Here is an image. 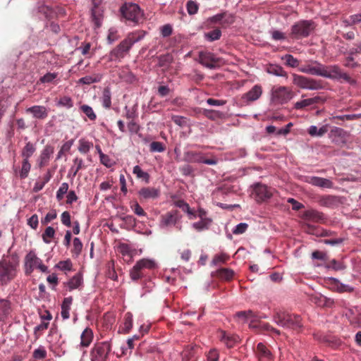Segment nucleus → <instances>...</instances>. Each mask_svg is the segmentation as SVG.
Masks as SVG:
<instances>
[{"label":"nucleus","instance_id":"nucleus-32","mask_svg":"<svg viewBox=\"0 0 361 361\" xmlns=\"http://www.w3.org/2000/svg\"><path fill=\"white\" fill-rule=\"evenodd\" d=\"M212 219L211 218L200 219L192 224V227L197 232L208 230L211 226Z\"/></svg>","mask_w":361,"mask_h":361},{"label":"nucleus","instance_id":"nucleus-34","mask_svg":"<svg viewBox=\"0 0 361 361\" xmlns=\"http://www.w3.org/2000/svg\"><path fill=\"white\" fill-rule=\"evenodd\" d=\"M267 72L269 74L279 76V77H283L287 78V73L284 69L279 65L276 64H271L268 66L267 69Z\"/></svg>","mask_w":361,"mask_h":361},{"label":"nucleus","instance_id":"nucleus-12","mask_svg":"<svg viewBox=\"0 0 361 361\" xmlns=\"http://www.w3.org/2000/svg\"><path fill=\"white\" fill-rule=\"evenodd\" d=\"M217 337L220 342L227 348H232L240 342V338L238 335L222 329L218 330Z\"/></svg>","mask_w":361,"mask_h":361},{"label":"nucleus","instance_id":"nucleus-14","mask_svg":"<svg viewBox=\"0 0 361 361\" xmlns=\"http://www.w3.org/2000/svg\"><path fill=\"white\" fill-rule=\"evenodd\" d=\"M318 202L319 205L331 209L336 208L343 203L341 197L331 195L321 196Z\"/></svg>","mask_w":361,"mask_h":361},{"label":"nucleus","instance_id":"nucleus-44","mask_svg":"<svg viewBox=\"0 0 361 361\" xmlns=\"http://www.w3.org/2000/svg\"><path fill=\"white\" fill-rule=\"evenodd\" d=\"M127 128L129 133L131 135H137L140 137H142V135L139 133L140 129L142 128L141 126L136 122L135 120H131L127 123Z\"/></svg>","mask_w":361,"mask_h":361},{"label":"nucleus","instance_id":"nucleus-39","mask_svg":"<svg viewBox=\"0 0 361 361\" xmlns=\"http://www.w3.org/2000/svg\"><path fill=\"white\" fill-rule=\"evenodd\" d=\"M36 150L35 145L31 142H27L21 151V157L23 159L29 160Z\"/></svg>","mask_w":361,"mask_h":361},{"label":"nucleus","instance_id":"nucleus-45","mask_svg":"<svg viewBox=\"0 0 361 361\" xmlns=\"http://www.w3.org/2000/svg\"><path fill=\"white\" fill-rule=\"evenodd\" d=\"M55 268L63 271H71L73 269V263L70 259L59 261L55 265Z\"/></svg>","mask_w":361,"mask_h":361},{"label":"nucleus","instance_id":"nucleus-48","mask_svg":"<svg viewBox=\"0 0 361 361\" xmlns=\"http://www.w3.org/2000/svg\"><path fill=\"white\" fill-rule=\"evenodd\" d=\"M133 173L136 175L137 178L143 179L146 183L149 182V175L147 172L142 170L140 166L136 165L133 167Z\"/></svg>","mask_w":361,"mask_h":361},{"label":"nucleus","instance_id":"nucleus-43","mask_svg":"<svg viewBox=\"0 0 361 361\" xmlns=\"http://www.w3.org/2000/svg\"><path fill=\"white\" fill-rule=\"evenodd\" d=\"M214 61H215L213 59H211L207 55L200 54V56L199 63L209 69L213 70L216 68V66L214 63Z\"/></svg>","mask_w":361,"mask_h":361},{"label":"nucleus","instance_id":"nucleus-59","mask_svg":"<svg viewBox=\"0 0 361 361\" xmlns=\"http://www.w3.org/2000/svg\"><path fill=\"white\" fill-rule=\"evenodd\" d=\"M165 149L164 145L161 142L154 141L149 145V151L151 152H163Z\"/></svg>","mask_w":361,"mask_h":361},{"label":"nucleus","instance_id":"nucleus-3","mask_svg":"<svg viewBox=\"0 0 361 361\" xmlns=\"http://www.w3.org/2000/svg\"><path fill=\"white\" fill-rule=\"evenodd\" d=\"M274 322L286 329L299 331L303 326L301 317L298 314H292L286 312L279 311L274 315Z\"/></svg>","mask_w":361,"mask_h":361},{"label":"nucleus","instance_id":"nucleus-18","mask_svg":"<svg viewBox=\"0 0 361 361\" xmlns=\"http://www.w3.org/2000/svg\"><path fill=\"white\" fill-rule=\"evenodd\" d=\"M255 353L259 360L271 361L274 359L272 353L263 343L257 344Z\"/></svg>","mask_w":361,"mask_h":361},{"label":"nucleus","instance_id":"nucleus-49","mask_svg":"<svg viewBox=\"0 0 361 361\" xmlns=\"http://www.w3.org/2000/svg\"><path fill=\"white\" fill-rule=\"evenodd\" d=\"M125 110V117L127 119L134 120L137 117V104L133 105V106L130 109L128 106L124 107Z\"/></svg>","mask_w":361,"mask_h":361},{"label":"nucleus","instance_id":"nucleus-46","mask_svg":"<svg viewBox=\"0 0 361 361\" xmlns=\"http://www.w3.org/2000/svg\"><path fill=\"white\" fill-rule=\"evenodd\" d=\"M331 281H334L336 284V290L339 293H351L353 291V288L348 284L340 283L339 281L336 278H331Z\"/></svg>","mask_w":361,"mask_h":361},{"label":"nucleus","instance_id":"nucleus-56","mask_svg":"<svg viewBox=\"0 0 361 361\" xmlns=\"http://www.w3.org/2000/svg\"><path fill=\"white\" fill-rule=\"evenodd\" d=\"M218 275L225 280H230L234 275V271L231 269L222 268L218 270Z\"/></svg>","mask_w":361,"mask_h":361},{"label":"nucleus","instance_id":"nucleus-19","mask_svg":"<svg viewBox=\"0 0 361 361\" xmlns=\"http://www.w3.org/2000/svg\"><path fill=\"white\" fill-rule=\"evenodd\" d=\"M262 94V88L259 85H254L247 92L242 96V99L246 103L257 100Z\"/></svg>","mask_w":361,"mask_h":361},{"label":"nucleus","instance_id":"nucleus-55","mask_svg":"<svg viewBox=\"0 0 361 361\" xmlns=\"http://www.w3.org/2000/svg\"><path fill=\"white\" fill-rule=\"evenodd\" d=\"M143 272L136 264H135L130 271V276L133 281H137L142 278Z\"/></svg>","mask_w":361,"mask_h":361},{"label":"nucleus","instance_id":"nucleus-53","mask_svg":"<svg viewBox=\"0 0 361 361\" xmlns=\"http://www.w3.org/2000/svg\"><path fill=\"white\" fill-rule=\"evenodd\" d=\"M282 59L286 60V65L291 68H296L300 63L299 60L291 54H286L282 57Z\"/></svg>","mask_w":361,"mask_h":361},{"label":"nucleus","instance_id":"nucleus-15","mask_svg":"<svg viewBox=\"0 0 361 361\" xmlns=\"http://www.w3.org/2000/svg\"><path fill=\"white\" fill-rule=\"evenodd\" d=\"M305 181L312 185L321 188H332L334 187V183L330 179L318 176H306Z\"/></svg>","mask_w":361,"mask_h":361},{"label":"nucleus","instance_id":"nucleus-23","mask_svg":"<svg viewBox=\"0 0 361 361\" xmlns=\"http://www.w3.org/2000/svg\"><path fill=\"white\" fill-rule=\"evenodd\" d=\"M25 111L37 119H44L48 116V110L44 106L35 105L26 109Z\"/></svg>","mask_w":361,"mask_h":361},{"label":"nucleus","instance_id":"nucleus-47","mask_svg":"<svg viewBox=\"0 0 361 361\" xmlns=\"http://www.w3.org/2000/svg\"><path fill=\"white\" fill-rule=\"evenodd\" d=\"M119 39V35L118 33L117 28L114 27H111L108 30L107 35V43L109 44H112L114 42H116Z\"/></svg>","mask_w":361,"mask_h":361},{"label":"nucleus","instance_id":"nucleus-6","mask_svg":"<svg viewBox=\"0 0 361 361\" xmlns=\"http://www.w3.org/2000/svg\"><path fill=\"white\" fill-rule=\"evenodd\" d=\"M314 29V22L312 20H300L291 27V36L295 39L307 37Z\"/></svg>","mask_w":361,"mask_h":361},{"label":"nucleus","instance_id":"nucleus-16","mask_svg":"<svg viewBox=\"0 0 361 361\" xmlns=\"http://www.w3.org/2000/svg\"><path fill=\"white\" fill-rule=\"evenodd\" d=\"M141 200H156L159 197L161 192L159 188L153 187H143L137 192Z\"/></svg>","mask_w":361,"mask_h":361},{"label":"nucleus","instance_id":"nucleus-1","mask_svg":"<svg viewBox=\"0 0 361 361\" xmlns=\"http://www.w3.org/2000/svg\"><path fill=\"white\" fill-rule=\"evenodd\" d=\"M18 266L16 255L4 257L0 260V286H7L16 277Z\"/></svg>","mask_w":361,"mask_h":361},{"label":"nucleus","instance_id":"nucleus-50","mask_svg":"<svg viewBox=\"0 0 361 361\" xmlns=\"http://www.w3.org/2000/svg\"><path fill=\"white\" fill-rule=\"evenodd\" d=\"M82 243L79 238H75L73 240V249L72 253L73 255L75 257H78L82 251Z\"/></svg>","mask_w":361,"mask_h":361},{"label":"nucleus","instance_id":"nucleus-60","mask_svg":"<svg viewBox=\"0 0 361 361\" xmlns=\"http://www.w3.org/2000/svg\"><path fill=\"white\" fill-rule=\"evenodd\" d=\"M55 230L52 226H48L42 234V239L45 243H49L51 240L48 238H54Z\"/></svg>","mask_w":361,"mask_h":361},{"label":"nucleus","instance_id":"nucleus-26","mask_svg":"<svg viewBox=\"0 0 361 361\" xmlns=\"http://www.w3.org/2000/svg\"><path fill=\"white\" fill-rule=\"evenodd\" d=\"M11 312V303L8 300L0 298V322L5 321Z\"/></svg>","mask_w":361,"mask_h":361},{"label":"nucleus","instance_id":"nucleus-42","mask_svg":"<svg viewBox=\"0 0 361 361\" xmlns=\"http://www.w3.org/2000/svg\"><path fill=\"white\" fill-rule=\"evenodd\" d=\"M221 37V31L219 28H216L210 32L204 34V38L206 41L212 42L219 39Z\"/></svg>","mask_w":361,"mask_h":361},{"label":"nucleus","instance_id":"nucleus-13","mask_svg":"<svg viewBox=\"0 0 361 361\" xmlns=\"http://www.w3.org/2000/svg\"><path fill=\"white\" fill-rule=\"evenodd\" d=\"M208 20L212 23H219L222 26H228L235 21V16L227 11L217 13L209 18Z\"/></svg>","mask_w":361,"mask_h":361},{"label":"nucleus","instance_id":"nucleus-10","mask_svg":"<svg viewBox=\"0 0 361 361\" xmlns=\"http://www.w3.org/2000/svg\"><path fill=\"white\" fill-rule=\"evenodd\" d=\"M131 47L124 39L109 54V61H121L130 51Z\"/></svg>","mask_w":361,"mask_h":361},{"label":"nucleus","instance_id":"nucleus-61","mask_svg":"<svg viewBox=\"0 0 361 361\" xmlns=\"http://www.w3.org/2000/svg\"><path fill=\"white\" fill-rule=\"evenodd\" d=\"M357 308L358 307H355L353 308L348 309L345 312V317L350 324L353 325H355V318L357 317Z\"/></svg>","mask_w":361,"mask_h":361},{"label":"nucleus","instance_id":"nucleus-62","mask_svg":"<svg viewBox=\"0 0 361 361\" xmlns=\"http://www.w3.org/2000/svg\"><path fill=\"white\" fill-rule=\"evenodd\" d=\"M235 317L239 319H241L244 322H245L248 318H252L255 319L256 317L254 312L251 310L238 312L235 314Z\"/></svg>","mask_w":361,"mask_h":361},{"label":"nucleus","instance_id":"nucleus-2","mask_svg":"<svg viewBox=\"0 0 361 361\" xmlns=\"http://www.w3.org/2000/svg\"><path fill=\"white\" fill-rule=\"evenodd\" d=\"M118 12L121 21L128 23L133 26L138 25L144 16L143 11L140 6L133 2H124L121 6Z\"/></svg>","mask_w":361,"mask_h":361},{"label":"nucleus","instance_id":"nucleus-51","mask_svg":"<svg viewBox=\"0 0 361 361\" xmlns=\"http://www.w3.org/2000/svg\"><path fill=\"white\" fill-rule=\"evenodd\" d=\"M80 109L90 121H94L97 118V115L90 106L83 104L80 106Z\"/></svg>","mask_w":361,"mask_h":361},{"label":"nucleus","instance_id":"nucleus-4","mask_svg":"<svg viewBox=\"0 0 361 361\" xmlns=\"http://www.w3.org/2000/svg\"><path fill=\"white\" fill-rule=\"evenodd\" d=\"M293 84L306 90H321L324 89L323 82L305 75L293 74Z\"/></svg>","mask_w":361,"mask_h":361},{"label":"nucleus","instance_id":"nucleus-17","mask_svg":"<svg viewBox=\"0 0 361 361\" xmlns=\"http://www.w3.org/2000/svg\"><path fill=\"white\" fill-rule=\"evenodd\" d=\"M178 219V211L168 212L161 216L159 226L161 228H166L169 226H176Z\"/></svg>","mask_w":361,"mask_h":361},{"label":"nucleus","instance_id":"nucleus-38","mask_svg":"<svg viewBox=\"0 0 361 361\" xmlns=\"http://www.w3.org/2000/svg\"><path fill=\"white\" fill-rule=\"evenodd\" d=\"M135 264L142 271L145 269H154L157 267V264L154 259L143 258L138 260Z\"/></svg>","mask_w":361,"mask_h":361},{"label":"nucleus","instance_id":"nucleus-52","mask_svg":"<svg viewBox=\"0 0 361 361\" xmlns=\"http://www.w3.org/2000/svg\"><path fill=\"white\" fill-rule=\"evenodd\" d=\"M346 131L341 128L334 126L330 130L329 135L332 138L338 137L343 138L345 136Z\"/></svg>","mask_w":361,"mask_h":361},{"label":"nucleus","instance_id":"nucleus-37","mask_svg":"<svg viewBox=\"0 0 361 361\" xmlns=\"http://www.w3.org/2000/svg\"><path fill=\"white\" fill-rule=\"evenodd\" d=\"M117 251L121 254L123 257H127L131 259L134 250L130 245L124 243H120L117 245Z\"/></svg>","mask_w":361,"mask_h":361},{"label":"nucleus","instance_id":"nucleus-64","mask_svg":"<svg viewBox=\"0 0 361 361\" xmlns=\"http://www.w3.org/2000/svg\"><path fill=\"white\" fill-rule=\"evenodd\" d=\"M179 170L181 172L182 175L184 176L188 177L194 176V169L192 166L188 164V163L180 166Z\"/></svg>","mask_w":361,"mask_h":361},{"label":"nucleus","instance_id":"nucleus-27","mask_svg":"<svg viewBox=\"0 0 361 361\" xmlns=\"http://www.w3.org/2000/svg\"><path fill=\"white\" fill-rule=\"evenodd\" d=\"M320 99V97L317 96L312 98L302 99L294 103L293 109L295 110H302L307 106H310L313 104L318 103Z\"/></svg>","mask_w":361,"mask_h":361},{"label":"nucleus","instance_id":"nucleus-28","mask_svg":"<svg viewBox=\"0 0 361 361\" xmlns=\"http://www.w3.org/2000/svg\"><path fill=\"white\" fill-rule=\"evenodd\" d=\"M31 169V164L29 160L23 159L21 168H14V172L19 176L20 179H25L27 178Z\"/></svg>","mask_w":361,"mask_h":361},{"label":"nucleus","instance_id":"nucleus-57","mask_svg":"<svg viewBox=\"0 0 361 361\" xmlns=\"http://www.w3.org/2000/svg\"><path fill=\"white\" fill-rule=\"evenodd\" d=\"M47 353L45 348L40 345L33 351L32 357L37 360H42L47 357Z\"/></svg>","mask_w":361,"mask_h":361},{"label":"nucleus","instance_id":"nucleus-22","mask_svg":"<svg viewBox=\"0 0 361 361\" xmlns=\"http://www.w3.org/2000/svg\"><path fill=\"white\" fill-rule=\"evenodd\" d=\"M302 219L312 222H323L326 219L324 214L315 209H308L303 212Z\"/></svg>","mask_w":361,"mask_h":361},{"label":"nucleus","instance_id":"nucleus-8","mask_svg":"<svg viewBox=\"0 0 361 361\" xmlns=\"http://www.w3.org/2000/svg\"><path fill=\"white\" fill-rule=\"evenodd\" d=\"M111 345L109 341H102L94 345L90 350L91 361H107Z\"/></svg>","mask_w":361,"mask_h":361},{"label":"nucleus","instance_id":"nucleus-7","mask_svg":"<svg viewBox=\"0 0 361 361\" xmlns=\"http://www.w3.org/2000/svg\"><path fill=\"white\" fill-rule=\"evenodd\" d=\"M35 269H39L43 273H47L48 267L43 264L41 259L37 257L33 250L30 251L25 257V273L30 275Z\"/></svg>","mask_w":361,"mask_h":361},{"label":"nucleus","instance_id":"nucleus-54","mask_svg":"<svg viewBox=\"0 0 361 361\" xmlns=\"http://www.w3.org/2000/svg\"><path fill=\"white\" fill-rule=\"evenodd\" d=\"M123 331L128 333L133 327V314L131 312L126 313L124 316Z\"/></svg>","mask_w":361,"mask_h":361},{"label":"nucleus","instance_id":"nucleus-58","mask_svg":"<svg viewBox=\"0 0 361 361\" xmlns=\"http://www.w3.org/2000/svg\"><path fill=\"white\" fill-rule=\"evenodd\" d=\"M318 299L321 300V302H319V306L332 307L335 304L334 299L327 298L322 295H319Z\"/></svg>","mask_w":361,"mask_h":361},{"label":"nucleus","instance_id":"nucleus-29","mask_svg":"<svg viewBox=\"0 0 361 361\" xmlns=\"http://www.w3.org/2000/svg\"><path fill=\"white\" fill-rule=\"evenodd\" d=\"M93 339V331L90 328H85L80 335V346L87 348L91 344Z\"/></svg>","mask_w":361,"mask_h":361},{"label":"nucleus","instance_id":"nucleus-63","mask_svg":"<svg viewBox=\"0 0 361 361\" xmlns=\"http://www.w3.org/2000/svg\"><path fill=\"white\" fill-rule=\"evenodd\" d=\"M207 361H219V350L217 348H211L206 355Z\"/></svg>","mask_w":361,"mask_h":361},{"label":"nucleus","instance_id":"nucleus-24","mask_svg":"<svg viewBox=\"0 0 361 361\" xmlns=\"http://www.w3.org/2000/svg\"><path fill=\"white\" fill-rule=\"evenodd\" d=\"M66 286L69 291H72L75 289L80 288L83 286V276L81 272H78L75 274L71 279H70L66 283Z\"/></svg>","mask_w":361,"mask_h":361},{"label":"nucleus","instance_id":"nucleus-35","mask_svg":"<svg viewBox=\"0 0 361 361\" xmlns=\"http://www.w3.org/2000/svg\"><path fill=\"white\" fill-rule=\"evenodd\" d=\"M312 63L314 64L312 75L321 76L326 78V66L317 61H312Z\"/></svg>","mask_w":361,"mask_h":361},{"label":"nucleus","instance_id":"nucleus-11","mask_svg":"<svg viewBox=\"0 0 361 361\" xmlns=\"http://www.w3.org/2000/svg\"><path fill=\"white\" fill-rule=\"evenodd\" d=\"M253 198L258 202H264L272 195V192L267 185L261 183H256L254 185L253 190L252 192Z\"/></svg>","mask_w":361,"mask_h":361},{"label":"nucleus","instance_id":"nucleus-21","mask_svg":"<svg viewBox=\"0 0 361 361\" xmlns=\"http://www.w3.org/2000/svg\"><path fill=\"white\" fill-rule=\"evenodd\" d=\"M203 153L201 152H195L188 149H185L183 153V158L181 161L186 163H195L202 164Z\"/></svg>","mask_w":361,"mask_h":361},{"label":"nucleus","instance_id":"nucleus-9","mask_svg":"<svg viewBox=\"0 0 361 361\" xmlns=\"http://www.w3.org/2000/svg\"><path fill=\"white\" fill-rule=\"evenodd\" d=\"M326 78L340 80H343L350 85H356L357 81L350 78L346 73L342 71L338 65H331L326 66Z\"/></svg>","mask_w":361,"mask_h":361},{"label":"nucleus","instance_id":"nucleus-40","mask_svg":"<svg viewBox=\"0 0 361 361\" xmlns=\"http://www.w3.org/2000/svg\"><path fill=\"white\" fill-rule=\"evenodd\" d=\"M101 102L102 106L105 109H110L111 106V92L110 87H106L102 92V96L101 97Z\"/></svg>","mask_w":361,"mask_h":361},{"label":"nucleus","instance_id":"nucleus-36","mask_svg":"<svg viewBox=\"0 0 361 361\" xmlns=\"http://www.w3.org/2000/svg\"><path fill=\"white\" fill-rule=\"evenodd\" d=\"M174 205L185 212L190 219H196V216L194 214V211L190 209L189 204L183 200H179L174 202Z\"/></svg>","mask_w":361,"mask_h":361},{"label":"nucleus","instance_id":"nucleus-31","mask_svg":"<svg viewBox=\"0 0 361 361\" xmlns=\"http://www.w3.org/2000/svg\"><path fill=\"white\" fill-rule=\"evenodd\" d=\"M103 78V74L94 73L91 75H86L79 79L78 83L82 85H91L92 83L99 82Z\"/></svg>","mask_w":361,"mask_h":361},{"label":"nucleus","instance_id":"nucleus-25","mask_svg":"<svg viewBox=\"0 0 361 361\" xmlns=\"http://www.w3.org/2000/svg\"><path fill=\"white\" fill-rule=\"evenodd\" d=\"M85 168V166L83 159L78 157H75L73 160V165L68 171V177L73 178L80 170Z\"/></svg>","mask_w":361,"mask_h":361},{"label":"nucleus","instance_id":"nucleus-20","mask_svg":"<svg viewBox=\"0 0 361 361\" xmlns=\"http://www.w3.org/2000/svg\"><path fill=\"white\" fill-rule=\"evenodd\" d=\"M54 152V147L51 145H47L44 147L37 159V165L39 168L46 166L49 163L50 157Z\"/></svg>","mask_w":361,"mask_h":361},{"label":"nucleus","instance_id":"nucleus-5","mask_svg":"<svg viewBox=\"0 0 361 361\" xmlns=\"http://www.w3.org/2000/svg\"><path fill=\"white\" fill-rule=\"evenodd\" d=\"M294 97L293 90L286 86H274L271 90V102L275 104H287Z\"/></svg>","mask_w":361,"mask_h":361},{"label":"nucleus","instance_id":"nucleus-30","mask_svg":"<svg viewBox=\"0 0 361 361\" xmlns=\"http://www.w3.org/2000/svg\"><path fill=\"white\" fill-rule=\"evenodd\" d=\"M146 35V32L143 30H137L130 33L125 39L132 47L133 44L141 41Z\"/></svg>","mask_w":361,"mask_h":361},{"label":"nucleus","instance_id":"nucleus-33","mask_svg":"<svg viewBox=\"0 0 361 361\" xmlns=\"http://www.w3.org/2000/svg\"><path fill=\"white\" fill-rule=\"evenodd\" d=\"M329 130V126L324 125L318 128L317 126L312 125L307 129V133L312 137H322Z\"/></svg>","mask_w":361,"mask_h":361},{"label":"nucleus","instance_id":"nucleus-41","mask_svg":"<svg viewBox=\"0 0 361 361\" xmlns=\"http://www.w3.org/2000/svg\"><path fill=\"white\" fill-rule=\"evenodd\" d=\"M78 151L83 154H87L90 150L93 147V143L85 140V138H81L78 141Z\"/></svg>","mask_w":361,"mask_h":361}]
</instances>
